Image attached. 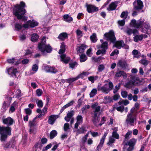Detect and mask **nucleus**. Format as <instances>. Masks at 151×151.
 Instances as JSON below:
<instances>
[{"instance_id": "33", "label": "nucleus", "mask_w": 151, "mask_h": 151, "mask_svg": "<svg viewBox=\"0 0 151 151\" xmlns=\"http://www.w3.org/2000/svg\"><path fill=\"white\" fill-rule=\"evenodd\" d=\"M136 140L134 138H133L130 139L127 143L126 144V145H128L132 146L134 147V146L136 142Z\"/></svg>"}, {"instance_id": "9", "label": "nucleus", "mask_w": 151, "mask_h": 151, "mask_svg": "<svg viewBox=\"0 0 151 151\" xmlns=\"http://www.w3.org/2000/svg\"><path fill=\"white\" fill-rule=\"evenodd\" d=\"M104 38L107 40H109L112 42H114L115 40L114 32L112 30H110L109 32L106 33L104 35Z\"/></svg>"}, {"instance_id": "61", "label": "nucleus", "mask_w": 151, "mask_h": 151, "mask_svg": "<svg viewBox=\"0 0 151 151\" xmlns=\"http://www.w3.org/2000/svg\"><path fill=\"white\" fill-rule=\"evenodd\" d=\"M121 84L119 83L118 85L116 86L115 87V88L114 90V93H116L118 91V90L119 89L120 86Z\"/></svg>"}, {"instance_id": "48", "label": "nucleus", "mask_w": 151, "mask_h": 151, "mask_svg": "<svg viewBox=\"0 0 151 151\" xmlns=\"http://www.w3.org/2000/svg\"><path fill=\"white\" fill-rule=\"evenodd\" d=\"M57 132L55 130H52L50 133V137L51 139H52L57 135Z\"/></svg>"}, {"instance_id": "17", "label": "nucleus", "mask_w": 151, "mask_h": 151, "mask_svg": "<svg viewBox=\"0 0 151 151\" xmlns=\"http://www.w3.org/2000/svg\"><path fill=\"white\" fill-rule=\"evenodd\" d=\"M100 118L98 116H97V114L96 113L94 114L93 118V124L96 126L99 125L100 122H99V120Z\"/></svg>"}, {"instance_id": "23", "label": "nucleus", "mask_w": 151, "mask_h": 151, "mask_svg": "<svg viewBox=\"0 0 151 151\" xmlns=\"http://www.w3.org/2000/svg\"><path fill=\"white\" fill-rule=\"evenodd\" d=\"M143 25L144 27L147 30L149 29L150 28V26L149 25V24L147 22H144ZM141 32H143L144 33H147V31L145 30L143 28H142L141 30Z\"/></svg>"}, {"instance_id": "62", "label": "nucleus", "mask_w": 151, "mask_h": 151, "mask_svg": "<svg viewBox=\"0 0 151 151\" xmlns=\"http://www.w3.org/2000/svg\"><path fill=\"white\" fill-rule=\"evenodd\" d=\"M26 35L24 34L21 35L19 36L20 40L21 41L24 40L26 39Z\"/></svg>"}, {"instance_id": "24", "label": "nucleus", "mask_w": 151, "mask_h": 151, "mask_svg": "<svg viewBox=\"0 0 151 151\" xmlns=\"http://www.w3.org/2000/svg\"><path fill=\"white\" fill-rule=\"evenodd\" d=\"M124 45V42L122 41H121L116 42L114 45L117 48L120 49L122 47H123Z\"/></svg>"}, {"instance_id": "11", "label": "nucleus", "mask_w": 151, "mask_h": 151, "mask_svg": "<svg viewBox=\"0 0 151 151\" xmlns=\"http://www.w3.org/2000/svg\"><path fill=\"white\" fill-rule=\"evenodd\" d=\"M6 73L12 76H16V74L17 72V69L14 67L6 68Z\"/></svg>"}, {"instance_id": "18", "label": "nucleus", "mask_w": 151, "mask_h": 151, "mask_svg": "<svg viewBox=\"0 0 151 151\" xmlns=\"http://www.w3.org/2000/svg\"><path fill=\"white\" fill-rule=\"evenodd\" d=\"M98 103H96L92 105V107L93 109L94 110V114H95V113L97 115L98 113L100 111L101 107L99 106H98Z\"/></svg>"}, {"instance_id": "19", "label": "nucleus", "mask_w": 151, "mask_h": 151, "mask_svg": "<svg viewBox=\"0 0 151 151\" xmlns=\"http://www.w3.org/2000/svg\"><path fill=\"white\" fill-rule=\"evenodd\" d=\"M68 35L66 32H62L60 34L58 38L61 40H64L68 38Z\"/></svg>"}, {"instance_id": "32", "label": "nucleus", "mask_w": 151, "mask_h": 151, "mask_svg": "<svg viewBox=\"0 0 151 151\" xmlns=\"http://www.w3.org/2000/svg\"><path fill=\"white\" fill-rule=\"evenodd\" d=\"M86 48V45H82L79 48H77V50L79 52H83Z\"/></svg>"}, {"instance_id": "56", "label": "nucleus", "mask_w": 151, "mask_h": 151, "mask_svg": "<svg viewBox=\"0 0 151 151\" xmlns=\"http://www.w3.org/2000/svg\"><path fill=\"white\" fill-rule=\"evenodd\" d=\"M25 113L27 115L29 116L32 113V110L29 108L25 109H24Z\"/></svg>"}, {"instance_id": "4", "label": "nucleus", "mask_w": 151, "mask_h": 151, "mask_svg": "<svg viewBox=\"0 0 151 151\" xmlns=\"http://www.w3.org/2000/svg\"><path fill=\"white\" fill-rule=\"evenodd\" d=\"M65 45L64 42H62L61 43L60 49L59 50V53L61 55L60 56L61 60L64 63H67L69 61L70 58V57L66 56V55L63 54L65 52Z\"/></svg>"}, {"instance_id": "26", "label": "nucleus", "mask_w": 151, "mask_h": 151, "mask_svg": "<svg viewBox=\"0 0 151 151\" xmlns=\"http://www.w3.org/2000/svg\"><path fill=\"white\" fill-rule=\"evenodd\" d=\"M117 65L123 69L126 68L128 65L125 61L121 60L119 61Z\"/></svg>"}, {"instance_id": "20", "label": "nucleus", "mask_w": 151, "mask_h": 151, "mask_svg": "<svg viewBox=\"0 0 151 151\" xmlns=\"http://www.w3.org/2000/svg\"><path fill=\"white\" fill-rule=\"evenodd\" d=\"M135 82L136 81L134 80L130 81L125 84V86L127 88H130L134 85L136 84V83H135Z\"/></svg>"}, {"instance_id": "30", "label": "nucleus", "mask_w": 151, "mask_h": 151, "mask_svg": "<svg viewBox=\"0 0 151 151\" xmlns=\"http://www.w3.org/2000/svg\"><path fill=\"white\" fill-rule=\"evenodd\" d=\"M74 103V101H70L69 103H68L62 108L61 109V112H62L65 109L72 106Z\"/></svg>"}, {"instance_id": "3", "label": "nucleus", "mask_w": 151, "mask_h": 151, "mask_svg": "<svg viewBox=\"0 0 151 151\" xmlns=\"http://www.w3.org/2000/svg\"><path fill=\"white\" fill-rule=\"evenodd\" d=\"M104 82L108 83L102 86V84L99 83L97 86L98 91H101L105 94H107L113 87V85L111 82H108L107 80H105Z\"/></svg>"}, {"instance_id": "13", "label": "nucleus", "mask_w": 151, "mask_h": 151, "mask_svg": "<svg viewBox=\"0 0 151 151\" xmlns=\"http://www.w3.org/2000/svg\"><path fill=\"white\" fill-rule=\"evenodd\" d=\"M2 122L4 124L8 126H11L13 124L14 121L11 117H8L6 118H3Z\"/></svg>"}, {"instance_id": "35", "label": "nucleus", "mask_w": 151, "mask_h": 151, "mask_svg": "<svg viewBox=\"0 0 151 151\" xmlns=\"http://www.w3.org/2000/svg\"><path fill=\"white\" fill-rule=\"evenodd\" d=\"M38 35L36 34H33L31 37V40L33 42L36 41L39 38Z\"/></svg>"}, {"instance_id": "1", "label": "nucleus", "mask_w": 151, "mask_h": 151, "mask_svg": "<svg viewBox=\"0 0 151 151\" xmlns=\"http://www.w3.org/2000/svg\"><path fill=\"white\" fill-rule=\"evenodd\" d=\"M46 37H43L41 42L38 44V47L42 54L45 55L46 53H50L52 51V48L49 45H46Z\"/></svg>"}, {"instance_id": "41", "label": "nucleus", "mask_w": 151, "mask_h": 151, "mask_svg": "<svg viewBox=\"0 0 151 151\" xmlns=\"http://www.w3.org/2000/svg\"><path fill=\"white\" fill-rule=\"evenodd\" d=\"M90 39L91 41L93 42H95L97 41V39L96 36V34L95 33L93 34L92 35L90 36Z\"/></svg>"}, {"instance_id": "45", "label": "nucleus", "mask_w": 151, "mask_h": 151, "mask_svg": "<svg viewBox=\"0 0 151 151\" xmlns=\"http://www.w3.org/2000/svg\"><path fill=\"white\" fill-rule=\"evenodd\" d=\"M16 104V102L14 101L13 104L12 105L9 110L11 112H12L14 111Z\"/></svg>"}, {"instance_id": "39", "label": "nucleus", "mask_w": 151, "mask_h": 151, "mask_svg": "<svg viewBox=\"0 0 151 151\" xmlns=\"http://www.w3.org/2000/svg\"><path fill=\"white\" fill-rule=\"evenodd\" d=\"M112 101L111 98L109 96H106L104 98V102L105 104L110 103Z\"/></svg>"}, {"instance_id": "40", "label": "nucleus", "mask_w": 151, "mask_h": 151, "mask_svg": "<svg viewBox=\"0 0 151 151\" xmlns=\"http://www.w3.org/2000/svg\"><path fill=\"white\" fill-rule=\"evenodd\" d=\"M129 103V102L127 100H124L121 99L118 103V104L119 105H121L123 104L125 105H126L128 104Z\"/></svg>"}, {"instance_id": "54", "label": "nucleus", "mask_w": 151, "mask_h": 151, "mask_svg": "<svg viewBox=\"0 0 151 151\" xmlns=\"http://www.w3.org/2000/svg\"><path fill=\"white\" fill-rule=\"evenodd\" d=\"M76 33L78 37H81L82 36V32L79 29H77Z\"/></svg>"}, {"instance_id": "16", "label": "nucleus", "mask_w": 151, "mask_h": 151, "mask_svg": "<svg viewBox=\"0 0 151 151\" xmlns=\"http://www.w3.org/2000/svg\"><path fill=\"white\" fill-rule=\"evenodd\" d=\"M25 3L23 1H21L20 4H17L14 6V7L17 9H24L26 7Z\"/></svg>"}, {"instance_id": "21", "label": "nucleus", "mask_w": 151, "mask_h": 151, "mask_svg": "<svg viewBox=\"0 0 151 151\" xmlns=\"http://www.w3.org/2000/svg\"><path fill=\"white\" fill-rule=\"evenodd\" d=\"M83 118L81 116L78 115L77 117V122L75 124V128H77L79 124H81L82 122Z\"/></svg>"}, {"instance_id": "15", "label": "nucleus", "mask_w": 151, "mask_h": 151, "mask_svg": "<svg viewBox=\"0 0 151 151\" xmlns=\"http://www.w3.org/2000/svg\"><path fill=\"white\" fill-rule=\"evenodd\" d=\"M59 117L58 115H52L50 116L48 120V122L49 124H53L54 123L55 120Z\"/></svg>"}, {"instance_id": "31", "label": "nucleus", "mask_w": 151, "mask_h": 151, "mask_svg": "<svg viewBox=\"0 0 151 151\" xmlns=\"http://www.w3.org/2000/svg\"><path fill=\"white\" fill-rule=\"evenodd\" d=\"M90 74V73L88 71L83 72L82 73L78 75L77 77L78 79L81 78H83L85 77L88 76Z\"/></svg>"}, {"instance_id": "34", "label": "nucleus", "mask_w": 151, "mask_h": 151, "mask_svg": "<svg viewBox=\"0 0 151 151\" xmlns=\"http://www.w3.org/2000/svg\"><path fill=\"white\" fill-rule=\"evenodd\" d=\"M86 6L87 7V9H98L97 7L92 4H86Z\"/></svg>"}, {"instance_id": "25", "label": "nucleus", "mask_w": 151, "mask_h": 151, "mask_svg": "<svg viewBox=\"0 0 151 151\" xmlns=\"http://www.w3.org/2000/svg\"><path fill=\"white\" fill-rule=\"evenodd\" d=\"M116 77H121L122 76L124 78H126L127 77V74L124 72L121 71L117 72L115 75Z\"/></svg>"}, {"instance_id": "36", "label": "nucleus", "mask_w": 151, "mask_h": 151, "mask_svg": "<svg viewBox=\"0 0 151 151\" xmlns=\"http://www.w3.org/2000/svg\"><path fill=\"white\" fill-rule=\"evenodd\" d=\"M108 46V43L106 42H105L102 43L101 45L98 46V48H102L103 49H104L106 50V49H107V48Z\"/></svg>"}, {"instance_id": "10", "label": "nucleus", "mask_w": 151, "mask_h": 151, "mask_svg": "<svg viewBox=\"0 0 151 151\" xmlns=\"http://www.w3.org/2000/svg\"><path fill=\"white\" fill-rule=\"evenodd\" d=\"M133 4L135 9H142L144 6L143 3L140 0H135Z\"/></svg>"}, {"instance_id": "47", "label": "nucleus", "mask_w": 151, "mask_h": 151, "mask_svg": "<svg viewBox=\"0 0 151 151\" xmlns=\"http://www.w3.org/2000/svg\"><path fill=\"white\" fill-rule=\"evenodd\" d=\"M36 103L37 106L40 108H42L43 106V103L41 100H37Z\"/></svg>"}, {"instance_id": "12", "label": "nucleus", "mask_w": 151, "mask_h": 151, "mask_svg": "<svg viewBox=\"0 0 151 151\" xmlns=\"http://www.w3.org/2000/svg\"><path fill=\"white\" fill-rule=\"evenodd\" d=\"M147 37V35L146 34H141L140 35H136L134 37V40L136 42H138L139 41H141L142 40Z\"/></svg>"}, {"instance_id": "46", "label": "nucleus", "mask_w": 151, "mask_h": 151, "mask_svg": "<svg viewBox=\"0 0 151 151\" xmlns=\"http://www.w3.org/2000/svg\"><path fill=\"white\" fill-rule=\"evenodd\" d=\"M78 79L77 76L75 78H68L66 80L67 82L69 83H70L73 82L76 80Z\"/></svg>"}, {"instance_id": "63", "label": "nucleus", "mask_w": 151, "mask_h": 151, "mask_svg": "<svg viewBox=\"0 0 151 151\" xmlns=\"http://www.w3.org/2000/svg\"><path fill=\"white\" fill-rule=\"evenodd\" d=\"M104 66L103 65H100L98 66V71L99 72L101 71L104 69Z\"/></svg>"}, {"instance_id": "27", "label": "nucleus", "mask_w": 151, "mask_h": 151, "mask_svg": "<svg viewBox=\"0 0 151 151\" xmlns=\"http://www.w3.org/2000/svg\"><path fill=\"white\" fill-rule=\"evenodd\" d=\"M63 20L66 22H70L73 20V19L68 14H65L64 15Z\"/></svg>"}, {"instance_id": "37", "label": "nucleus", "mask_w": 151, "mask_h": 151, "mask_svg": "<svg viewBox=\"0 0 151 151\" xmlns=\"http://www.w3.org/2000/svg\"><path fill=\"white\" fill-rule=\"evenodd\" d=\"M97 90L96 88L93 89L89 94L90 97L91 98L95 96L97 94Z\"/></svg>"}, {"instance_id": "7", "label": "nucleus", "mask_w": 151, "mask_h": 151, "mask_svg": "<svg viewBox=\"0 0 151 151\" xmlns=\"http://www.w3.org/2000/svg\"><path fill=\"white\" fill-rule=\"evenodd\" d=\"M144 22V19H141L137 21L135 19H132L130 25L137 28H140L142 27Z\"/></svg>"}, {"instance_id": "14", "label": "nucleus", "mask_w": 151, "mask_h": 151, "mask_svg": "<svg viewBox=\"0 0 151 151\" xmlns=\"http://www.w3.org/2000/svg\"><path fill=\"white\" fill-rule=\"evenodd\" d=\"M108 133L107 132H105L102 138L101 139L99 144L97 147V149L98 150H99V149H100L103 146L106 137L107 136Z\"/></svg>"}, {"instance_id": "6", "label": "nucleus", "mask_w": 151, "mask_h": 151, "mask_svg": "<svg viewBox=\"0 0 151 151\" xmlns=\"http://www.w3.org/2000/svg\"><path fill=\"white\" fill-rule=\"evenodd\" d=\"M26 10H14V15L18 19H22L23 21L27 20V17L25 16Z\"/></svg>"}, {"instance_id": "44", "label": "nucleus", "mask_w": 151, "mask_h": 151, "mask_svg": "<svg viewBox=\"0 0 151 151\" xmlns=\"http://www.w3.org/2000/svg\"><path fill=\"white\" fill-rule=\"evenodd\" d=\"M47 108L45 107L43 109L42 111L41 112V114L37 116V117L40 118L42 117L45 114V113L46 111Z\"/></svg>"}, {"instance_id": "49", "label": "nucleus", "mask_w": 151, "mask_h": 151, "mask_svg": "<svg viewBox=\"0 0 151 151\" xmlns=\"http://www.w3.org/2000/svg\"><path fill=\"white\" fill-rule=\"evenodd\" d=\"M129 146L128 147L126 145L125 146H124V147H123V151H124L125 150V149L127 148V151H132V150L133 149L134 147L132 146Z\"/></svg>"}, {"instance_id": "50", "label": "nucleus", "mask_w": 151, "mask_h": 151, "mask_svg": "<svg viewBox=\"0 0 151 151\" xmlns=\"http://www.w3.org/2000/svg\"><path fill=\"white\" fill-rule=\"evenodd\" d=\"M87 59L85 55H81L80 56V61L81 62H85Z\"/></svg>"}, {"instance_id": "38", "label": "nucleus", "mask_w": 151, "mask_h": 151, "mask_svg": "<svg viewBox=\"0 0 151 151\" xmlns=\"http://www.w3.org/2000/svg\"><path fill=\"white\" fill-rule=\"evenodd\" d=\"M98 76H91L88 78V80L91 82V83H93L94 82V81L97 80L98 78Z\"/></svg>"}, {"instance_id": "53", "label": "nucleus", "mask_w": 151, "mask_h": 151, "mask_svg": "<svg viewBox=\"0 0 151 151\" xmlns=\"http://www.w3.org/2000/svg\"><path fill=\"white\" fill-rule=\"evenodd\" d=\"M22 27V26L21 24L18 23H16L15 25V30H16L18 31L21 29Z\"/></svg>"}, {"instance_id": "59", "label": "nucleus", "mask_w": 151, "mask_h": 151, "mask_svg": "<svg viewBox=\"0 0 151 151\" xmlns=\"http://www.w3.org/2000/svg\"><path fill=\"white\" fill-rule=\"evenodd\" d=\"M113 138H115L116 139H118L119 138V135L117 133H112V136H111Z\"/></svg>"}, {"instance_id": "5", "label": "nucleus", "mask_w": 151, "mask_h": 151, "mask_svg": "<svg viewBox=\"0 0 151 151\" xmlns=\"http://www.w3.org/2000/svg\"><path fill=\"white\" fill-rule=\"evenodd\" d=\"M135 110V108H132L131 110V113L127 115L126 121L128 124L134 125L136 121V116L134 114Z\"/></svg>"}, {"instance_id": "22", "label": "nucleus", "mask_w": 151, "mask_h": 151, "mask_svg": "<svg viewBox=\"0 0 151 151\" xmlns=\"http://www.w3.org/2000/svg\"><path fill=\"white\" fill-rule=\"evenodd\" d=\"M38 66L37 64L34 65L32 67V70L29 72L30 75H32L36 73L38 70Z\"/></svg>"}, {"instance_id": "64", "label": "nucleus", "mask_w": 151, "mask_h": 151, "mask_svg": "<svg viewBox=\"0 0 151 151\" xmlns=\"http://www.w3.org/2000/svg\"><path fill=\"white\" fill-rule=\"evenodd\" d=\"M69 124L68 123L65 124L64 126V129L65 131H67L69 129Z\"/></svg>"}, {"instance_id": "55", "label": "nucleus", "mask_w": 151, "mask_h": 151, "mask_svg": "<svg viewBox=\"0 0 151 151\" xmlns=\"http://www.w3.org/2000/svg\"><path fill=\"white\" fill-rule=\"evenodd\" d=\"M42 93V91L41 89H38L36 91V94L38 96H41Z\"/></svg>"}, {"instance_id": "42", "label": "nucleus", "mask_w": 151, "mask_h": 151, "mask_svg": "<svg viewBox=\"0 0 151 151\" xmlns=\"http://www.w3.org/2000/svg\"><path fill=\"white\" fill-rule=\"evenodd\" d=\"M115 139L114 138L110 136L109 137V139L108 142L107 143V144L110 146H111L112 144L115 142Z\"/></svg>"}, {"instance_id": "58", "label": "nucleus", "mask_w": 151, "mask_h": 151, "mask_svg": "<svg viewBox=\"0 0 151 151\" xmlns=\"http://www.w3.org/2000/svg\"><path fill=\"white\" fill-rule=\"evenodd\" d=\"M121 94L122 96L124 98H126L127 96V93L125 91H121Z\"/></svg>"}, {"instance_id": "52", "label": "nucleus", "mask_w": 151, "mask_h": 151, "mask_svg": "<svg viewBox=\"0 0 151 151\" xmlns=\"http://www.w3.org/2000/svg\"><path fill=\"white\" fill-rule=\"evenodd\" d=\"M106 52V50L104 49H102V50H99L96 52V54L97 55H99L101 54L103 55Z\"/></svg>"}, {"instance_id": "8", "label": "nucleus", "mask_w": 151, "mask_h": 151, "mask_svg": "<svg viewBox=\"0 0 151 151\" xmlns=\"http://www.w3.org/2000/svg\"><path fill=\"white\" fill-rule=\"evenodd\" d=\"M38 25V22L35 20H32L27 21L23 25L25 28H28L29 27L33 28L37 26Z\"/></svg>"}, {"instance_id": "28", "label": "nucleus", "mask_w": 151, "mask_h": 151, "mask_svg": "<svg viewBox=\"0 0 151 151\" xmlns=\"http://www.w3.org/2000/svg\"><path fill=\"white\" fill-rule=\"evenodd\" d=\"M117 4L116 1L112 2L109 6L110 9H115L117 6Z\"/></svg>"}, {"instance_id": "60", "label": "nucleus", "mask_w": 151, "mask_h": 151, "mask_svg": "<svg viewBox=\"0 0 151 151\" xmlns=\"http://www.w3.org/2000/svg\"><path fill=\"white\" fill-rule=\"evenodd\" d=\"M69 65L70 67L73 69L77 65V64L76 62L70 63Z\"/></svg>"}, {"instance_id": "29", "label": "nucleus", "mask_w": 151, "mask_h": 151, "mask_svg": "<svg viewBox=\"0 0 151 151\" xmlns=\"http://www.w3.org/2000/svg\"><path fill=\"white\" fill-rule=\"evenodd\" d=\"M74 112L73 111H71L70 112L68 113L66 116L65 118V119L67 122H68L71 119L72 116L73 115Z\"/></svg>"}, {"instance_id": "2", "label": "nucleus", "mask_w": 151, "mask_h": 151, "mask_svg": "<svg viewBox=\"0 0 151 151\" xmlns=\"http://www.w3.org/2000/svg\"><path fill=\"white\" fill-rule=\"evenodd\" d=\"M12 129L9 127H0V140L1 142H5L7 136L11 134Z\"/></svg>"}, {"instance_id": "57", "label": "nucleus", "mask_w": 151, "mask_h": 151, "mask_svg": "<svg viewBox=\"0 0 151 151\" xmlns=\"http://www.w3.org/2000/svg\"><path fill=\"white\" fill-rule=\"evenodd\" d=\"M58 72V70L57 69L53 67H50V70H49V72H50L53 73H55Z\"/></svg>"}, {"instance_id": "51", "label": "nucleus", "mask_w": 151, "mask_h": 151, "mask_svg": "<svg viewBox=\"0 0 151 151\" xmlns=\"http://www.w3.org/2000/svg\"><path fill=\"white\" fill-rule=\"evenodd\" d=\"M36 119L35 118H34L31 121L29 122V125L30 128H32V127H34L36 124V122L35 120Z\"/></svg>"}, {"instance_id": "43", "label": "nucleus", "mask_w": 151, "mask_h": 151, "mask_svg": "<svg viewBox=\"0 0 151 151\" xmlns=\"http://www.w3.org/2000/svg\"><path fill=\"white\" fill-rule=\"evenodd\" d=\"M132 53L134 55V57L137 58H138L140 55V53L136 50H134L133 51Z\"/></svg>"}]
</instances>
